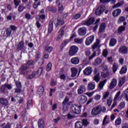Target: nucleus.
<instances>
[{
	"label": "nucleus",
	"mask_w": 128,
	"mask_h": 128,
	"mask_svg": "<svg viewBox=\"0 0 128 128\" xmlns=\"http://www.w3.org/2000/svg\"><path fill=\"white\" fill-rule=\"evenodd\" d=\"M100 39H96V41L94 44L92 46V51L93 52V54L90 56V51L87 50L86 52V56L88 57V60H92L96 56H100V54L101 50H100Z\"/></svg>",
	"instance_id": "1"
},
{
	"label": "nucleus",
	"mask_w": 128,
	"mask_h": 128,
	"mask_svg": "<svg viewBox=\"0 0 128 128\" xmlns=\"http://www.w3.org/2000/svg\"><path fill=\"white\" fill-rule=\"evenodd\" d=\"M78 52V47L74 45L70 47L68 50V54L70 56H76Z\"/></svg>",
	"instance_id": "2"
},
{
	"label": "nucleus",
	"mask_w": 128,
	"mask_h": 128,
	"mask_svg": "<svg viewBox=\"0 0 128 128\" xmlns=\"http://www.w3.org/2000/svg\"><path fill=\"white\" fill-rule=\"evenodd\" d=\"M30 66L26 64L22 65L19 70L20 74L22 76H26V74H27L28 72V70Z\"/></svg>",
	"instance_id": "3"
},
{
	"label": "nucleus",
	"mask_w": 128,
	"mask_h": 128,
	"mask_svg": "<svg viewBox=\"0 0 128 128\" xmlns=\"http://www.w3.org/2000/svg\"><path fill=\"white\" fill-rule=\"evenodd\" d=\"M100 106H98L96 108H94L91 112L92 116H98V114H100L102 112H106V108L102 110V109H100Z\"/></svg>",
	"instance_id": "4"
},
{
	"label": "nucleus",
	"mask_w": 128,
	"mask_h": 128,
	"mask_svg": "<svg viewBox=\"0 0 128 128\" xmlns=\"http://www.w3.org/2000/svg\"><path fill=\"white\" fill-rule=\"evenodd\" d=\"M96 20L94 17H90L88 18L87 20H85L82 22V24L84 26H92V24H94V22Z\"/></svg>",
	"instance_id": "5"
},
{
	"label": "nucleus",
	"mask_w": 128,
	"mask_h": 128,
	"mask_svg": "<svg viewBox=\"0 0 128 128\" xmlns=\"http://www.w3.org/2000/svg\"><path fill=\"white\" fill-rule=\"evenodd\" d=\"M17 50H20L23 52H24L26 50V47L24 46V40H20L18 44L17 45Z\"/></svg>",
	"instance_id": "6"
},
{
	"label": "nucleus",
	"mask_w": 128,
	"mask_h": 128,
	"mask_svg": "<svg viewBox=\"0 0 128 128\" xmlns=\"http://www.w3.org/2000/svg\"><path fill=\"white\" fill-rule=\"evenodd\" d=\"M71 112L74 114H80V106L78 105H74L71 108Z\"/></svg>",
	"instance_id": "7"
},
{
	"label": "nucleus",
	"mask_w": 128,
	"mask_h": 128,
	"mask_svg": "<svg viewBox=\"0 0 128 128\" xmlns=\"http://www.w3.org/2000/svg\"><path fill=\"white\" fill-rule=\"evenodd\" d=\"M105 10L106 6H104L101 5L96 9L95 11V14H96V16H100V14H102V12H104Z\"/></svg>",
	"instance_id": "8"
},
{
	"label": "nucleus",
	"mask_w": 128,
	"mask_h": 128,
	"mask_svg": "<svg viewBox=\"0 0 128 128\" xmlns=\"http://www.w3.org/2000/svg\"><path fill=\"white\" fill-rule=\"evenodd\" d=\"M76 30V27L74 28V30H72V32H74V34L70 38L69 40H64L62 43L64 44L65 46H66V44H68V42H70V40H72L73 38H76V32H74Z\"/></svg>",
	"instance_id": "9"
},
{
	"label": "nucleus",
	"mask_w": 128,
	"mask_h": 128,
	"mask_svg": "<svg viewBox=\"0 0 128 128\" xmlns=\"http://www.w3.org/2000/svg\"><path fill=\"white\" fill-rule=\"evenodd\" d=\"M87 100L88 98L84 95H81L78 98V102L80 104H84Z\"/></svg>",
	"instance_id": "10"
},
{
	"label": "nucleus",
	"mask_w": 128,
	"mask_h": 128,
	"mask_svg": "<svg viewBox=\"0 0 128 128\" xmlns=\"http://www.w3.org/2000/svg\"><path fill=\"white\" fill-rule=\"evenodd\" d=\"M94 40V35H91L88 36L86 40V46H90L91 44H92V42Z\"/></svg>",
	"instance_id": "11"
},
{
	"label": "nucleus",
	"mask_w": 128,
	"mask_h": 128,
	"mask_svg": "<svg viewBox=\"0 0 128 128\" xmlns=\"http://www.w3.org/2000/svg\"><path fill=\"white\" fill-rule=\"evenodd\" d=\"M118 52L120 54H128V47L126 46H121L118 49Z\"/></svg>",
	"instance_id": "12"
},
{
	"label": "nucleus",
	"mask_w": 128,
	"mask_h": 128,
	"mask_svg": "<svg viewBox=\"0 0 128 128\" xmlns=\"http://www.w3.org/2000/svg\"><path fill=\"white\" fill-rule=\"evenodd\" d=\"M52 30H54V22L52 20H50L48 24V33L52 34Z\"/></svg>",
	"instance_id": "13"
},
{
	"label": "nucleus",
	"mask_w": 128,
	"mask_h": 128,
	"mask_svg": "<svg viewBox=\"0 0 128 128\" xmlns=\"http://www.w3.org/2000/svg\"><path fill=\"white\" fill-rule=\"evenodd\" d=\"M92 67H87L86 69L84 70V74L85 76H90L92 74Z\"/></svg>",
	"instance_id": "14"
},
{
	"label": "nucleus",
	"mask_w": 128,
	"mask_h": 128,
	"mask_svg": "<svg viewBox=\"0 0 128 128\" xmlns=\"http://www.w3.org/2000/svg\"><path fill=\"white\" fill-rule=\"evenodd\" d=\"M86 90V86L84 85H81L78 89V94H82Z\"/></svg>",
	"instance_id": "15"
},
{
	"label": "nucleus",
	"mask_w": 128,
	"mask_h": 128,
	"mask_svg": "<svg viewBox=\"0 0 128 128\" xmlns=\"http://www.w3.org/2000/svg\"><path fill=\"white\" fill-rule=\"evenodd\" d=\"M79 36H84L86 34V28L84 27L80 28L78 30Z\"/></svg>",
	"instance_id": "16"
},
{
	"label": "nucleus",
	"mask_w": 128,
	"mask_h": 128,
	"mask_svg": "<svg viewBox=\"0 0 128 128\" xmlns=\"http://www.w3.org/2000/svg\"><path fill=\"white\" fill-rule=\"evenodd\" d=\"M106 22H102L100 24L98 32H100V34H102V32H104V30H106Z\"/></svg>",
	"instance_id": "17"
},
{
	"label": "nucleus",
	"mask_w": 128,
	"mask_h": 128,
	"mask_svg": "<svg viewBox=\"0 0 128 128\" xmlns=\"http://www.w3.org/2000/svg\"><path fill=\"white\" fill-rule=\"evenodd\" d=\"M102 62V60L100 58L98 57L95 59L94 61L92 62V64L95 66H98Z\"/></svg>",
	"instance_id": "18"
},
{
	"label": "nucleus",
	"mask_w": 128,
	"mask_h": 128,
	"mask_svg": "<svg viewBox=\"0 0 128 128\" xmlns=\"http://www.w3.org/2000/svg\"><path fill=\"white\" fill-rule=\"evenodd\" d=\"M78 68L72 67L71 68V78H75V76H76V74H78Z\"/></svg>",
	"instance_id": "19"
},
{
	"label": "nucleus",
	"mask_w": 128,
	"mask_h": 128,
	"mask_svg": "<svg viewBox=\"0 0 128 128\" xmlns=\"http://www.w3.org/2000/svg\"><path fill=\"white\" fill-rule=\"evenodd\" d=\"M70 62L72 64H80V58L78 57L72 58Z\"/></svg>",
	"instance_id": "20"
},
{
	"label": "nucleus",
	"mask_w": 128,
	"mask_h": 128,
	"mask_svg": "<svg viewBox=\"0 0 128 128\" xmlns=\"http://www.w3.org/2000/svg\"><path fill=\"white\" fill-rule=\"evenodd\" d=\"M94 88H96V83L94 82L88 84L87 87L88 90H94Z\"/></svg>",
	"instance_id": "21"
},
{
	"label": "nucleus",
	"mask_w": 128,
	"mask_h": 128,
	"mask_svg": "<svg viewBox=\"0 0 128 128\" xmlns=\"http://www.w3.org/2000/svg\"><path fill=\"white\" fill-rule=\"evenodd\" d=\"M122 12V10L120 9H116L113 11L112 13V16L114 18H116V16H118L120 14V13Z\"/></svg>",
	"instance_id": "22"
},
{
	"label": "nucleus",
	"mask_w": 128,
	"mask_h": 128,
	"mask_svg": "<svg viewBox=\"0 0 128 128\" xmlns=\"http://www.w3.org/2000/svg\"><path fill=\"white\" fill-rule=\"evenodd\" d=\"M116 79L113 78L112 81L111 82L110 84V86H109V88L110 90H112V88H114L116 86Z\"/></svg>",
	"instance_id": "23"
},
{
	"label": "nucleus",
	"mask_w": 128,
	"mask_h": 128,
	"mask_svg": "<svg viewBox=\"0 0 128 128\" xmlns=\"http://www.w3.org/2000/svg\"><path fill=\"white\" fill-rule=\"evenodd\" d=\"M0 104H2V106H6L8 104V101L5 98H0Z\"/></svg>",
	"instance_id": "24"
},
{
	"label": "nucleus",
	"mask_w": 128,
	"mask_h": 128,
	"mask_svg": "<svg viewBox=\"0 0 128 128\" xmlns=\"http://www.w3.org/2000/svg\"><path fill=\"white\" fill-rule=\"evenodd\" d=\"M55 26L58 28L59 26H64V20H62V19H57L56 24L54 23Z\"/></svg>",
	"instance_id": "25"
},
{
	"label": "nucleus",
	"mask_w": 128,
	"mask_h": 128,
	"mask_svg": "<svg viewBox=\"0 0 128 128\" xmlns=\"http://www.w3.org/2000/svg\"><path fill=\"white\" fill-rule=\"evenodd\" d=\"M38 128H44V120L42 118L39 119L38 121Z\"/></svg>",
	"instance_id": "26"
},
{
	"label": "nucleus",
	"mask_w": 128,
	"mask_h": 128,
	"mask_svg": "<svg viewBox=\"0 0 128 128\" xmlns=\"http://www.w3.org/2000/svg\"><path fill=\"white\" fill-rule=\"evenodd\" d=\"M68 70H70V65L66 64L61 68L60 72L64 74V72H68Z\"/></svg>",
	"instance_id": "27"
},
{
	"label": "nucleus",
	"mask_w": 128,
	"mask_h": 128,
	"mask_svg": "<svg viewBox=\"0 0 128 128\" xmlns=\"http://www.w3.org/2000/svg\"><path fill=\"white\" fill-rule=\"evenodd\" d=\"M122 96L124 98H126V102H128V87L122 94Z\"/></svg>",
	"instance_id": "28"
},
{
	"label": "nucleus",
	"mask_w": 128,
	"mask_h": 128,
	"mask_svg": "<svg viewBox=\"0 0 128 128\" xmlns=\"http://www.w3.org/2000/svg\"><path fill=\"white\" fill-rule=\"evenodd\" d=\"M116 44V39L114 38H112L110 40V42H109L110 46H114Z\"/></svg>",
	"instance_id": "29"
},
{
	"label": "nucleus",
	"mask_w": 128,
	"mask_h": 128,
	"mask_svg": "<svg viewBox=\"0 0 128 128\" xmlns=\"http://www.w3.org/2000/svg\"><path fill=\"white\" fill-rule=\"evenodd\" d=\"M44 48L48 54H50V52H52V50H54V48L52 46H50L48 47V46H44Z\"/></svg>",
	"instance_id": "30"
},
{
	"label": "nucleus",
	"mask_w": 128,
	"mask_h": 128,
	"mask_svg": "<svg viewBox=\"0 0 128 128\" xmlns=\"http://www.w3.org/2000/svg\"><path fill=\"white\" fill-rule=\"evenodd\" d=\"M110 76V72L108 71H104V72H101V76L103 78H106Z\"/></svg>",
	"instance_id": "31"
},
{
	"label": "nucleus",
	"mask_w": 128,
	"mask_h": 128,
	"mask_svg": "<svg viewBox=\"0 0 128 128\" xmlns=\"http://www.w3.org/2000/svg\"><path fill=\"white\" fill-rule=\"evenodd\" d=\"M64 6L60 4L59 3L58 4V12L60 14H62L64 12Z\"/></svg>",
	"instance_id": "32"
},
{
	"label": "nucleus",
	"mask_w": 128,
	"mask_h": 128,
	"mask_svg": "<svg viewBox=\"0 0 128 128\" xmlns=\"http://www.w3.org/2000/svg\"><path fill=\"white\" fill-rule=\"evenodd\" d=\"M126 72H128L126 66H122L120 71V74H124L126 73Z\"/></svg>",
	"instance_id": "33"
},
{
	"label": "nucleus",
	"mask_w": 128,
	"mask_h": 128,
	"mask_svg": "<svg viewBox=\"0 0 128 128\" xmlns=\"http://www.w3.org/2000/svg\"><path fill=\"white\" fill-rule=\"evenodd\" d=\"M118 64L114 62L113 64V66L112 68V70L114 74H116V70H118Z\"/></svg>",
	"instance_id": "34"
},
{
	"label": "nucleus",
	"mask_w": 128,
	"mask_h": 128,
	"mask_svg": "<svg viewBox=\"0 0 128 128\" xmlns=\"http://www.w3.org/2000/svg\"><path fill=\"white\" fill-rule=\"evenodd\" d=\"M126 77H122L120 78L119 82H118V86H122V84L126 82Z\"/></svg>",
	"instance_id": "35"
},
{
	"label": "nucleus",
	"mask_w": 128,
	"mask_h": 128,
	"mask_svg": "<svg viewBox=\"0 0 128 128\" xmlns=\"http://www.w3.org/2000/svg\"><path fill=\"white\" fill-rule=\"evenodd\" d=\"M126 30V26H120L118 30V34H122V32H124Z\"/></svg>",
	"instance_id": "36"
},
{
	"label": "nucleus",
	"mask_w": 128,
	"mask_h": 128,
	"mask_svg": "<svg viewBox=\"0 0 128 128\" xmlns=\"http://www.w3.org/2000/svg\"><path fill=\"white\" fill-rule=\"evenodd\" d=\"M82 123L80 121H78L75 123V128H82Z\"/></svg>",
	"instance_id": "37"
},
{
	"label": "nucleus",
	"mask_w": 128,
	"mask_h": 128,
	"mask_svg": "<svg viewBox=\"0 0 128 128\" xmlns=\"http://www.w3.org/2000/svg\"><path fill=\"white\" fill-rule=\"evenodd\" d=\"M12 30H10V28H7L6 30V34L8 38L10 37V36H12Z\"/></svg>",
	"instance_id": "38"
},
{
	"label": "nucleus",
	"mask_w": 128,
	"mask_h": 128,
	"mask_svg": "<svg viewBox=\"0 0 128 128\" xmlns=\"http://www.w3.org/2000/svg\"><path fill=\"white\" fill-rule=\"evenodd\" d=\"M42 72H44V68L42 67H40L38 68L37 72H36V74H38V76H42Z\"/></svg>",
	"instance_id": "39"
},
{
	"label": "nucleus",
	"mask_w": 128,
	"mask_h": 128,
	"mask_svg": "<svg viewBox=\"0 0 128 128\" xmlns=\"http://www.w3.org/2000/svg\"><path fill=\"white\" fill-rule=\"evenodd\" d=\"M52 62H49L47 64L46 66V70L47 72H50V70H52Z\"/></svg>",
	"instance_id": "40"
},
{
	"label": "nucleus",
	"mask_w": 128,
	"mask_h": 128,
	"mask_svg": "<svg viewBox=\"0 0 128 128\" xmlns=\"http://www.w3.org/2000/svg\"><path fill=\"white\" fill-rule=\"evenodd\" d=\"M26 9V7L24 6V4L20 5L18 8V12H24V10Z\"/></svg>",
	"instance_id": "41"
},
{
	"label": "nucleus",
	"mask_w": 128,
	"mask_h": 128,
	"mask_svg": "<svg viewBox=\"0 0 128 128\" xmlns=\"http://www.w3.org/2000/svg\"><path fill=\"white\" fill-rule=\"evenodd\" d=\"M126 22V18L124 16H120L118 20V24H122V22Z\"/></svg>",
	"instance_id": "42"
},
{
	"label": "nucleus",
	"mask_w": 128,
	"mask_h": 128,
	"mask_svg": "<svg viewBox=\"0 0 128 128\" xmlns=\"http://www.w3.org/2000/svg\"><path fill=\"white\" fill-rule=\"evenodd\" d=\"M108 118V116L107 115L105 116L104 117V120L102 121L103 126H106V124H110L108 121L106 120Z\"/></svg>",
	"instance_id": "43"
},
{
	"label": "nucleus",
	"mask_w": 128,
	"mask_h": 128,
	"mask_svg": "<svg viewBox=\"0 0 128 128\" xmlns=\"http://www.w3.org/2000/svg\"><path fill=\"white\" fill-rule=\"evenodd\" d=\"M82 16V14L80 13H78L74 15L72 17V20H78Z\"/></svg>",
	"instance_id": "44"
},
{
	"label": "nucleus",
	"mask_w": 128,
	"mask_h": 128,
	"mask_svg": "<svg viewBox=\"0 0 128 128\" xmlns=\"http://www.w3.org/2000/svg\"><path fill=\"white\" fill-rule=\"evenodd\" d=\"M120 124H122V118H120V117H118L115 121V124L116 126H120Z\"/></svg>",
	"instance_id": "45"
},
{
	"label": "nucleus",
	"mask_w": 128,
	"mask_h": 128,
	"mask_svg": "<svg viewBox=\"0 0 128 128\" xmlns=\"http://www.w3.org/2000/svg\"><path fill=\"white\" fill-rule=\"evenodd\" d=\"M100 80V73L97 74L94 76V80L96 82H98Z\"/></svg>",
	"instance_id": "46"
},
{
	"label": "nucleus",
	"mask_w": 128,
	"mask_h": 128,
	"mask_svg": "<svg viewBox=\"0 0 128 128\" xmlns=\"http://www.w3.org/2000/svg\"><path fill=\"white\" fill-rule=\"evenodd\" d=\"M78 2H80L78 6H84L86 4V0H78Z\"/></svg>",
	"instance_id": "47"
},
{
	"label": "nucleus",
	"mask_w": 128,
	"mask_h": 128,
	"mask_svg": "<svg viewBox=\"0 0 128 128\" xmlns=\"http://www.w3.org/2000/svg\"><path fill=\"white\" fill-rule=\"evenodd\" d=\"M26 64L27 66H34L36 64V62L34 60H28Z\"/></svg>",
	"instance_id": "48"
},
{
	"label": "nucleus",
	"mask_w": 128,
	"mask_h": 128,
	"mask_svg": "<svg viewBox=\"0 0 128 128\" xmlns=\"http://www.w3.org/2000/svg\"><path fill=\"white\" fill-rule=\"evenodd\" d=\"M82 126H88V120L86 119H83L82 120Z\"/></svg>",
	"instance_id": "49"
},
{
	"label": "nucleus",
	"mask_w": 128,
	"mask_h": 128,
	"mask_svg": "<svg viewBox=\"0 0 128 128\" xmlns=\"http://www.w3.org/2000/svg\"><path fill=\"white\" fill-rule=\"evenodd\" d=\"M6 86L4 84L2 85L0 88V92H2V94H4L6 92Z\"/></svg>",
	"instance_id": "50"
},
{
	"label": "nucleus",
	"mask_w": 128,
	"mask_h": 128,
	"mask_svg": "<svg viewBox=\"0 0 128 128\" xmlns=\"http://www.w3.org/2000/svg\"><path fill=\"white\" fill-rule=\"evenodd\" d=\"M106 82V79H105L104 80L100 82L99 87L100 88H104V84Z\"/></svg>",
	"instance_id": "51"
},
{
	"label": "nucleus",
	"mask_w": 128,
	"mask_h": 128,
	"mask_svg": "<svg viewBox=\"0 0 128 128\" xmlns=\"http://www.w3.org/2000/svg\"><path fill=\"white\" fill-rule=\"evenodd\" d=\"M70 102V98L68 96H66L62 102V104H66Z\"/></svg>",
	"instance_id": "52"
},
{
	"label": "nucleus",
	"mask_w": 128,
	"mask_h": 128,
	"mask_svg": "<svg viewBox=\"0 0 128 128\" xmlns=\"http://www.w3.org/2000/svg\"><path fill=\"white\" fill-rule=\"evenodd\" d=\"M36 75V72H33L32 74L28 75V78L29 80H32V78H34Z\"/></svg>",
	"instance_id": "53"
},
{
	"label": "nucleus",
	"mask_w": 128,
	"mask_h": 128,
	"mask_svg": "<svg viewBox=\"0 0 128 128\" xmlns=\"http://www.w3.org/2000/svg\"><path fill=\"white\" fill-rule=\"evenodd\" d=\"M108 54V51L107 49H104L102 51V56L104 58H106Z\"/></svg>",
	"instance_id": "54"
},
{
	"label": "nucleus",
	"mask_w": 128,
	"mask_h": 128,
	"mask_svg": "<svg viewBox=\"0 0 128 128\" xmlns=\"http://www.w3.org/2000/svg\"><path fill=\"white\" fill-rule=\"evenodd\" d=\"M31 106H32V100H28L27 102V110H30Z\"/></svg>",
	"instance_id": "55"
},
{
	"label": "nucleus",
	"mask_w": 128,
	"mask_h": 128,
	"mask_svg": "<svg viewBox=\"0 0 128 128\" xmlns=\"http://www.w3.org/2000/svg\"><path fill=\"white\" fill-rule=\"evenodd\" d=\"M108 96H110V92H105L103 94L102 100H106L108 98Z\"/></svg>",
	"instance_id": "56"
},
{
	"label": "nucleus",
	"mask_w": 128,
	"mask_h": 128,
	"mask_svg": "<svg viewBox=\"0 0 128 128\" xmlns=\"http://www.w3.org/2000/svg\"><path fill=\"white\" fill-rule=\"evenodd\" d=\"M14 4L15 6V8H18L20 4V0H14Z\"/></svg>",
	"instance_id": "57"
},
{
	"label": "nucleus",
	"mask_w": 128,
	"mask_h": 128,
	"mask_svg": "<svg viewBox=\"0 0 128 128\" xmlns=\"http://www.w3.org/2000/svg\"><path fill=\"white\" fill-rule=\"evenodd\" d=\"M18 102L19 104H22V102H24V98L22 97H20V96H17Z\"/></svg>",
	"instance_id": "58"
},
{
	"label": "nucleus",
	"mask_w": 128,
	"mask_h": 128,
	"mask_svg": "<svg viewBox=\"0 0 128 128\" xmlns=\"http://www.w3.org/2000/svg\"><path fill=\"white\" fill-rule=\"evenodd\" d=\"M4 84L5 87L6 88L9 90H10L12 88V84Z\"/></svg>",
	"instance_id": "59"
},
{
	"label": "nucleus",
	"mask_w": 128,
	"mask_h": 128,
	"mask_svg": "<svg viewBox=\"0 0 128 128\" xmlns=\"http://www.w3.org/2000/svg\"><path fill=\"white\" fill-rule=\"evenodd\" d=\"M16 84L18 88H22V82L20 81H16Z\"/></svg>",
	"instance_id": "60"
},
{
	"label": "nucleus",
	"mask_w": 128,
	"mask_h": 128,
	"mask_svg": "<svg viewBox=\"0 0 128 128\" xmlns=\"http://www.w3.org/2000/svg\"><path fill=\"white\" fill-rule=\"evenodd\" d=\"M18 28L15 25H10V29L12 32H16Z\"/></svg>",
	"instance_id": "61"
},
{
	"label": "nucleus",
	"mask_w": 128,
	"mask_h": 128,
	"mask_svg": "<svg viewBox=\"0 0 128 128\" xmlns=\"http://www.w3.org/2000/svg\"><path fill=\"white\" fill-rule=\"evenodd\" d=\"M112 98L110 97L108 99V100H107V104H108V106H110L112 105Z\"/></svg>",
	"instance_id": "62"
},
{
	"label": "nucleus",
	"mask_w": 128,
	"mask_h": 128,
	"mask_svg": "<svg viewBox=\"0 0 128 128\" xmlns=\"http://www.w3.org/2000/svg\"><path fill=\"white\" fill-rule=\"evenodd\" d=\"M62 110L63 112H68V107L66 104H63Z\"/></svg>",
	"instance_id": "63"
},
{
	"label": "nucleus",
	"mask_w": 128,
	"mask_h": 128,
	"mask_svg": "<svg viewBox=\"0 0 128 128\" xmlns=\"http://www.w3.org/2000/svg\"><path fill=\"white\" fill-rule=\"evenodd\" d=\"M40 53H38L36 54V62H38V60H40Z\"/></svg>",
	"instance_id": "64"
}]
</instances>
